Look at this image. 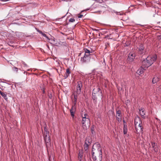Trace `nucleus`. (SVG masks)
<instances>
[{"instance_id":"20","label":"nucleus","mask_w":161,"mask_h":161,"mask_svg":"<svg viewBox=\"0 0 161 161\" xmlns=\"http://www.w3.org/2000/svg\"><path fill=\"white\" fill-rule=\"evenodd\" d=\"M74 105H75L76 103V101H77V95L75 94L74 95Z\"/></svg>"},{"instance_id":"29","label":"nucleus","mask_w":161,"mask_h":161,"mask_svg":"<svg viewBox=\"0 0 161 161\" xmlns=\"http://www.w3.org/2000/svg\"><path fill=\"white\" fill-rule=\"evenodd\" d=\"M94 126H92L91 128V132L92 134H93L94 132Z\"/></svg>"},{"instance_id":"2","label":"nucleus","mask_w":161,"mask_h":161,"mask_svg":"<svg viewBox=\"0 0 161 161\" xmlns=\"http://www.w3.org/2000/svg\"><path fill=\"white\" fill-rule=\"evenodd\" d=\"M92 154L93 161H101L103 155L102 149L100 144L96 143L92 146Z\"/></svg>"},{"instance_id":"30","label":"nucleus","mask_w":161,"mask_h":161,"mask_svg":"<svg viewBox=\"0 0 161 161\" xmlns=\"http://www.w3.org/2000/svg\"><path fill=\"white\" fill-rule=\"evenodd\" d=\"M75 21V19L73 18H71L69 19V22H73Z\"/></svg>"},{"instance_id":"17","label":"nucleus","mask_w":161,"mask_h":161,"mask_svg":"<svg viewBox=\"0 0 161 161\" xmlns=\"http://www.w3.org/2000/svg\"><path fill=\"white\" fill-rule=\"evenodd\" d=\"M83 153L82 151H80L78 154V160L80 161H82Z\"/></svg>"},{"instance_id":"34","label":"nucleus","mask_w":161,"mask_h":161,"mask_svg":"<svg viewBox=\"0 0 161 161\" xmlns=\"http://www.w3.org/2000/svg\"><path fill=\"white\" fill-rule=\"evenodd\" d=\"M9 0H2V1H3V2H6V1H8Z\"/></svg>"},{"instance_id":"18","label":"nucleus","mask_w":161,"mask_h":161,"mask_svg":"<svg viewBox=\"0 0 161 161\" xmlns=\"http://www.w3.org/2000/svg\"><path fill=\"white\" fill-rule=\"evenodd\" d=\"M159 77L157 76H155L153 79L152 82L153 84H154L159 81Z\"/></svg>"},{"instance_id":"12","label":"nucleus","mask_w":161,"mask_h":161,"mask_svg":"<svg viewBox=\"0 0 161 161\" xmlns=\"http://www.w3.org/2000/svg\"><path fill=\"white\" fill-rule=\"evenodd\" d=\"M139 112L142 118L144 119L145 118V112L143 108H141L139 109Z\"/></svg>"},{"instance_id":"25","label":"nucleus","mask_w":161,"mask_h":161,"mask_svg":"<svg viewBox=\"0 0 161 161\" xmlns=\"http://www.w3.org/2000/svg\"><path fill=\"white\" fill-rule=\"evenodd\" d=\"M127 132V128L125 127V126H124V133L125 134H126Z\"/></svg>"},{"instance_id":"10","label":"nucleus","mask_w":161,"mask_h":161,"mask_svg":"<svg viewBox=\"0 0 161 161\" xmlns=\"http://www.w3.org/2000/svg\"><path fill=\"white\" fill-rule=\"evenodd\" d=\"M76 111V108L75 105L73 106L70 110V114L72 118L74 117V114Z\"/></svg>"},{"instance_id":"33","label":"nucleus","mask_w":161,"mask_h":161,"mask_svg":"<svg viewBox=\"0 0 161 161\" xmlns=\"http://www.w3.org/2000/svg\"><path fill=\"white\" fill-rule=\"evenodd\" d=\"M49 97L50 98H52V95L50 94L49 95Z\"/></svg>"},{"instance_id":"32","label":"nucleus","mask_w":161,"mask_h":161,"mask_svg":"<svg viewBox=\"0 0 161 161\" xmlns=\"http://www.w3.org/2000/svg\"><path fill=\"white\" fill-rule=\"evenodd\" d=\"M83 16V15H82V14H80L79 15H78V17L79 18H81Z\"/></svg>"},{"instance_id":"16","label":"nucleus","mask_w":161,"mask_h":161,"mask_svg":"<svg viewBox=\"0 0 161 161\" xmlns=\"http://www.w3.org/2000/svg\"><path fill=\"white\" fill-rule=\"evenodd\" d=\"M70 73V69H67L66 70V72L64 75V77L65 79L67 78L69 75Z\"/></svg>"},{"instance_id":"28","label":"nucleus","mask_w":161,"mask_h":161,"mask_svg":"<svg viewBox=\"0 0 161 161\" xmlns=\"http://www.w3.org/2000/svg\"><path fill=\"white\" fill-rule=\"evenodd\" d=\"M116 119H117V120L118 121H120L121 120V119L120 116V117L118 116H116Z\"/></svg>"},{"instance_id":"8","label":"nucleus","mask_w":161,"mask_h":161,"mask_svg":"<svg viewBox=\"0 0 161 161\" xmlns=\"http://www.w3.org/2000/svg\"><path fill=\"white\" fill-rule=\"evenodd\" d=\"M136 54L133 53L131 52L129 54L127 58V60L129 62L133 61L135 58Z\"/></svg>"},{"instance_id":"36","label":"nucleus","mask_w":161,"mask_h":161,"mask_svg":"<svg viewBox=\"0 0 161 161\" xmlns=\"http://www.w3.org/2000/svg\"><path fill=\"white\" fill-rule=\"evenodd\" d=\"M43 93H44V90H43Z\"/></svg>"},{"instance_id":"27","label":"nucleus","mask_w":161,"mask_h":161,"mask_svg":"<svg viewBox=\"0 0 161 161\" xmlns=\"http://www.w3.org/2000/svg\"><path fill=\"white\" fill-rule=\"evenodd\" d=\"M157 90L159 92V93H161V85L157 89Z\"/></svg>"},{"instance_id":"26","label":"nucleus","mask_w":161,"mask_h":161,"mask_svg":"<svg viewBox=\"0 0 161 161\" xmlns=\"http://www.w3.org/2000/svg\"><path fill=\"white\" fill-rule=\"evenodd\" d=\"M13 70L16 73H17L18 71V68L16 67H14L13 68Z\"/></svg>"},{"instance_id":"24","label":"nucleus","mask_w":161,"mask_h":161,"mask_svg":"<svg viewBox=\"0 0 161 161\" xmlns=\"http://www.w3.org/2000/svg\"><path fill=\"white\" fill-rule=\"evenodd\" d=\"M14 43V42L13 41H10L8 42V44L10 46L14 47V46L13 45H12V44Z\"/></svg>"},{"instance_id":"5","label":"nucleus","mask_w":161,"mask_h":161,"mask_svg":"<svg viewBox=\"0 0 161 161\" xmlns=\"http://www.w3.org/2000/svg\"><path fill=\"white\" fill-rule=\"evenodd\" d=\"M82 119L81 123L83 128L86 130L87 129V126L90 125V120L88 115L87 114H85L82 115Z\"/></svg>"},{"instance_id":"19","label":"nucleus","mask_w":161,"mask_h":161,"mask_svg":"<svg viewBox=\"0 0 161 161\" xmlns=\"http://www.w3.org/2000/svg\"><path fill=\"white\" fill-rule=\"evenodd\" d=\"M0 94L6 100L7 99L6 94L3 92H2L1 90H0Z\"/></svg>"},{"instance_id":"4","label":"nucleus","mask_w":161,"mask_h":161,"mask_svg":"<svg viewBox=\"0 0 161 161\" xmlns=\"http://www.w3.org/2000/svg\"><path fill=\"white\" fill-rule=\"evenodd\" d=\"M98 98H99L101 99H102V91L100 88L99 87L95 88L93 90L92 98L93 101H94V103H96L97 99Z\"/></svg>"},{"instance_id":"7","label":"nucleus","mask_w":161,"mask_h":161,"mask_svg":"<svg viewBox=\"0 0 161 161\" xmlns=\"http://www.w3.org/2000/svg\"><path fill=\"white\" fill-rule=\"evenodd\" d=\"M82 87V82L81 81L77 82V85L76 87V92L77 94H79L81 93V88Z\"/></svg>"},{"instance_id":"1","label":"nucleus","mask_w":161,"mask_h":161,"mask_svg":"<svg viewBox=\"0 0 161 161\" xmlns=\"http://www.w3.org/2000/svg\"><path fill=\"white\" fill-rule=\"evenodd\" d=\"M156 55L148 56L142 62V67L140 68L137 71V73L139 75L142 74L144 71L151 66L157 59Z\"/></svg>"},{"instance_id":"23","label":"nucleus","mask_w":161,"mask_h":161,"mask_svg":"<svg viewBox=\"0 0 161 161\" xmlns=\"http://www.w3.org/2000/svg\"><path fill=\"white\" fill-rule=\"evenodd\" d=\"M121 113V111L120 110H118L117 111H116V116H118L120 117V114Z\"/></svg>"},{"instance_id":"6","label":"nucleus","mask_w":161,"mask_h":161,"mask_svg":"<svg viewBox=\"0 0 161 161\" xmlns=\"http://www.w3.org/2000/svg\"><path fill=\"white\" fill-rule=\"evenodd\" d=\"M85 55L84 57L81 58L80 61L81 63H87L89 62L90 60V53H92L90 51L87 49H84Z\"/></svg>"},{"instance_id":"14","label":"nucleus","mask_w":161,"mask_h":161,"mask_svg":"<svg viewBox=\"0 0 161 161\" xmlns=\"http://www.w3.org/2000/svg\"><path fill=\"white\" fill-rule=\"evenodd\" d=\"M153 149L154 151L155 152H157L158 149L157 145L154 142H153L151 143Z\"/></svg>"},{"instance_id":"11","label":"nucleus","mask_w":161,"mask_h":161,"mask_svg":"<svg viewBox=\"0 0 161 161\" xmlns=\"http://www.w3.org/2000/svg\"><path fill=\"white\" fill-rule=\"evenodd\" d=\"M89 143V141L86 140L84 145V149L86 152L88 151Z\"/></svg>"},{"instance_id":"22","label":"nucleus","mask_w":161,"mask_h":161,"mask_svg":"<svg viewBox=\"0 0 161 161\" xmlns=\"http://www.w3.org/2000/svg\"><path fill=\"white\" fill-rule=\"evenodd\" d=\"M114 12L117 15H123V13L122 12H116L114 10Z\"/></svg>"},{"instance_id":"9","label":"nucleus","mask_w":161,"mask_h":161,"mask_svg":"<svg viewBox=\"0 0 161 161\" xmlns=\"http://www.w3.org/2000/svg\"><path fill=\"white\" fill-rule=\"evenodd\" d=\"M138 51L139 53L141 54H143L145 53L146 51L144 49V47L142 44H140L138 48Z\"/></svg>"},{"instance_id":"3","label":"nucleus","mask_w":161,"mask_h":161,"mask_svg":"<svg viewBox=\"0 0 161 161\" xmlns=\"http://www.w3.org/2000/svg\"><path fill=\"white\" fill-rule=\"evenodd\" d=\"M134 124L136 133L140 134V133H142L143 127L140 118L137 116L135 117Z\"/></svg>"},{"instance_id":"15","label":"nucleus","mask_w":161,"mask_h":161,"mask_svg":"<svg viewBox=\"0 0 161 161\" xmlns=\"http://www.w3.org/2000/svg\"><path fill=\"white\" fill-rule=\"evenodd\" d=\"M44 138L46 145L47 146L48 145H49L50 142V136L46 137Z\"/></svg>"},{"instance_id":"13","label":"nucleus","mask_w":161,"mask_h":161,"mask_svg":"<svg viewBox=\"0 0 161 161\" xmlns=\"http://www.w3.org/2000/svg\"><path fill=\"white\" fill-rule=\"evenodd\" d=\"M43 135L44 137L49 136V132L46 126H45L44 128V132L43 133Z\"/></svg>"},{"instance_id":"35","label":"nucleus","mask_w":161,"mask_h":161,"mask_svg":"<svg viewBox=\"0 0 161 161\" xmlns=\"http://www.w3.org/2000/svg\"><path fill=\"white\" fill-rule=\"evenodd\" d=\"M81 53H80V54H79V56H80V55H81Z\"/></svg>"},{"instance_id":"21","label":"nucleus","mask_w":161,"mask_h":161,"mask_svg":"<svg viewBox=\"0 0 161 161\" xmlns=\"http://www.w3.org/2000/svg\"><path fill=\"white\" fill-rule=\"evenodd\" d=\"M38 32L40 33L43 36L46 37L49 40V39L48 38V37L46 36V35L45 34L43 33L42 31H38Z\"/></svg>"},{"instance_id":"31","label":"nucleus","mask_w":161,"mask_h":161,"mask_svg":"<svg viewBox=\"0 0 161 161\" xmlns=\"http://www.w3.org/2000/svg\"><path fill=\"white\" fill-rule=\"evenodd\" d=\"M22 64L23 65L24 67H27V65L25 63L23 62Z\"/></svg>"}]
</instances>
